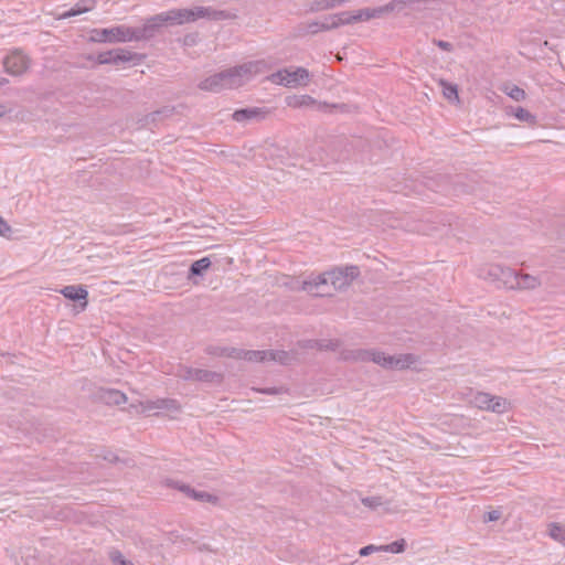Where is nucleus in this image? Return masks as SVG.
Instances as JSON below:
<instances>
[{
    "label": "nucleus",
    "instance_id": "nucleus-4",
    "mask_svg": "<svg viewBox=\"0 0 565 565\" xmlns=\"http://www.w3.org/2000/svg\"><path fill=\"white\" fill-rule=\"evenodd\" d=\"M348 287V278L343 276L342 268H334L319 275L316 279L302 282L301 289L316 297L331 296L335 290Z\"/></svg>",
    "mask_w": 565,
    "mask_h": 565
},
{
    "label": "nucleus",
    "instance_id": "nucleus-17",
    "mask_svg": "<svg viewBox=\"0 0 565 565\" xmlns=\"http://www.w3.org/2000/svg\"><path fill=\"white\" fill-rule=\"evenodd\" d=\"M173 107H163L162 109L147 114L139 120L140 126L151 129L152 127H156L158 122L162 121L164 118L170 117L173 114Z\"/></svg>",
    "mask_w": 565,
    "mask_h": 565
},
{
    "label": "nucleus",
    "instance_id": "nucleus-45",
    "mask_svg": "<svg viewBox=\"0 0 565 565\" xmlns=\"http://www.w3.org/2000/svg\"><path fill=\"white\" fill-rule=\"evenodd\" d=\"M473 190L471 188H468L466 184H463L460 180H457L455 182V192L457 194L459 193H470L472 192Z\"/></svg>",
    "mask_w": 565,
    "mask_h": 565
},
{
    "label": "nucleus",
    "instance_id": "nucleus-54",
    "mask_svg": "<svg viewBox=\"0 0 565 565\" xmlns=\"http://www.w3.org/2000/svg\"><path fill=\"white\" fill-rule=\"evenodd\" d=\"M130 565H134L132 563Z\"/></svg>",
    "mask_w": 565,
    "mask_h": 565
},
{
    "label": "nucleus",
    "instance_id": "nucleus-47",
    "mask_svg": "<svg viewBox=\"0 0 565 565\" xmlns=\"http://www.w3.org/2000/svg\"><path fill=\"white\" fill-rule=\"evenodd\" d=\"M501 518V512L498 511V510H493V511H490L488 512L486 515H484V522H493V521H497Z\"/></svg>",
    "mask_w": 565,
    "mask_h": 565
},
{
    "label": "nucleus",
    "instance_id": "nucleus-37",
    "mask_svg": "<svg viewBox=\"0 0 565 565\" xmlns=\"http://www.w3.org/2000/svg\"><path fill=\"white\" fill-rule=\"evenodd\" d=\"M361 502L364 507L370 508L372 510H375L376 508L381 507L384 503L383 498L380 495L362 498Z\"/></svg>",
    "mask_w": 565,
    "mask_h": 565
},
{
    "label": "nucleus",
    "instance_id": "nucleus-50",
    "mask_svg": "<svg viewBox=\"0 0 565 565\" xmlns=\"http://www.w3.org/2000/svg\"><path fill=\"white\" fill-rule=\"evenodd\" d=\"M116 459H117V457L114 455H110L109 457L108 456L105 457V460H109V461H114Z\"/></svg>",
    "mask_w": 565,
    "mask_h": 565
},
{
    "label": "nucleus",
    "instance_id": "nucleus-46",
    "mask_svg": "<svg viewBox=\"0 0 565 565\" xmlns=\"http://www.w3.org/2000/svg\"><path fill=\"white\" fill-rule=\"evenodd\" d=\"M376 551H382V550L380 548V546L371 544V545H366V546L362 547L360 550L359 554L361 556H369L370 554H372L373 552H376Z\"/></svg>",
    "mask_w": 565,
    "mask_h": 565
},
{
    "label": "nucleus",
    "instance_id": "nucleus-42",
    "mask_svg": "<svg viewBox=\"0 0 565 565\" xmlns=\"http://www.w3.org/2000/svg\"><path fill=\"white\" fill-rule=\"evenodd\" d=\"M308 100H311V98L309 96H301L300 98L292 97V98H288L287 104H288V106L296 107V106L307 104Z\"/></svg>",
    "mask_w": 565,
    "mask_h": 565
},
{
    "label": "nucleus",
    "instance_id": "nucleus-38",
    "mask_svg": "<svg viewBox=\"0 0 565 565\" xmlns=\"http://www.w3.org/2000/svg\"><path fill=\"white\" fill-rule=\"evenodd\" d=\"M343 276L348 278V286L360 275L358 266H347L342 268Z\"/></svg>",
    "mask_w": 565,
    "mask_h": 565
},
{
    "label": "nucleus",
    "instance_id": "nucleus-51",
    "mask_svg": "<svg viewBox=\"0 0 565 565\" xmlns=\"http://www.w3.org/2000/svg\"><path fill=\"white\" fill-rule=\"evenodd\" d=\"M6 114V108L3 105H0V117H2Z\"/></svg>",
    "mask_w": 565,
    "mask_h": 565
},
{
    "label": "nucleus",
    "instance_id": "nucleus-14",
    "mask_svg": "<svg viewBox=\"0 0 565 565\" xmlns=\"http://www.w3.org/2000/svg\"><path fill=\"white\" fill-rule=\"evenodd\" d=\"M268 111L265 108L259 107H250V108H241L235 110L232 114V118L237 122H249V121H258L266 117Z\"/></svg>",
    "mask_w": 565,
    "mask_h": 565
},
{
    "label": "nucleus",
    "instance_id": "nucleus-36",
    "mask_svg": "<svg viewBox=\"0 0 565 565\" xmlns=\"http://www.w3.org/2000/svg\"><path fill=\"white\" fill-rule=\"evenodd\" d=\"M440 84H441V86L444 88L443 89L444 96L447 99H449V100L458 99V88H457V85L447 83L445 81H441Z\"/></svg>",
    "mask_w": 565,
    "mask_h": 565
},
{
    "label": "nucleus",
    "instance_id": "nucleus-9",
    "mask_svg": "<svg viewBox=\"0 0 565 565\" xmlns=\"http://www.w3.org/2000/svg\"><path fill=\"white\" fill-rule=\"evenodd\" d=\"M484 278L494 282L498 288L513 289L516 271L510 267L493 264L487 268Z\"/></svg>",
    "mask_w": 565,
    "mask_h": 565
},
{
    "label": "nucleus",
    "instance_id": "nucleus-7",
    "mask_svg": "<svg viewBox=\"0 0 565 565\" xmlns=\"http://www.w3.org/2000/svg\"><path fill=\"white\" fill-rule=\"evenodd\" d=\"M175 375L184 381L215 383L220 384L223 381V374L214 371L193 369L180 365Z\"/></svg>",
    "mask_w": 565,
    "mask_h": 565
},
{
    "label": "nucleus",
    "instance_id": "nucleus-12",
    "mask_svg": "<svg viewBox=\"0 0 565 565\" xmlns=\"http://www.w3.org/2000/svg\"><path fill=\"white\" fill-rule=\"evenodd\" d=\"M4 68L12 75H21L29 67V58L22 51L15 50L3 61Z\"/></svg>",
    "mask_w": 565,
    "mask_h": 565
},
{
    "label": "nucleus",
    "instance_id": "nucleus-26",
    "mask_svg": "<svg viewBox=\"0 0 565 565\" xmlns=\"http://www.w3.org/2000/svg\"><path fill=\"white\" fill-rule=\"evenodd\" d=\"M211 266V260L209 257H203L199 260H195L190 266V276H202Z\"/></svg>",
    "mask_w": 565,
    "mask_h": 565
},
{
    "label": "nucleus",
    "instance_id": "nucleus-30",
    "mask_svg": "<svg viewBox=\"0 0 565 565\" xmlns=\"http://www.w3.org/2000/svg\"><path fill=\"white\" fill-rule=\"evenodd\" d=\"M383 552H390L394 554L403 553L406 548V541L404 539L397 540L391 544L380 545Z\"/></svg>",
    "mask_w": 565,
    "mask_h": 565
},
{
    "label": "nucleus",
    "instance_id": "nucleus-3",
    "mask_svg": "<svg viewBox=\"0 0 565 565\" xmlns=\"http://www.w3.org/2000/svg\"><path fill=\"white\" fill-rule=\"evenodd\" d=\"M195 21V9H172L167 12L156 14L147 20L140 28L142 40L154 36L160 26L177 25Z\"/></svg>",
    "mask_w": 565,
    "mask_h": 565
},
{
    "label": "nucleus",
    "instance_id": "nucleus-8",
    "mask_svg": "<svg viewBox=\"0 0 565 565\" xmlns=\"http://www.w3.org/2000/svg\"><path fill=\"white\" fill-rule=\"evenodd\" d=\"M271 81L286 87L306 85L309 82V72L303 67L295 70H280L271 75Z\"/></svg>",
    "mask_w": 565,
    "mask_h": 565
},
{
    "label": "nucleus",
    "instance_id": "nucleus-24",
    "mask_svg": "<svg viewBox=\"0 0 565 565\" xmlns=\"http://www.w3.org/2000/svg\"><path fill=\"white\" fill-rule=\"evenodd\" d=\"M241 359L250 362H265L268 361L269 350H243L241 349Z\"/></svg>",
    "mask_w": 565,
    "mask_h": 565
},
{
    "label": "nucleus",
    "instance_id": "nucleus-13",
    "mask_svg": "<svg viewBox=\"0 0 565 565\" xmlns=\"http://www.w3.org/2000/svg\"><path fill=\"white\" fill-rule=\"evenodd\" d=\"M195 9V21L198 19L206 18L213 21L221 20H233L237 18V13L227 10H215L210 7H194Z\"/></svg>",
    "mask_w": 565,
    "mask_h": 565
},
{
    "label": "nucleus",
    "instance_id": "nucleus-20",
    "mask_svg": "<svg viewBox=\"0 0 565 565\" xmlns=\"http://www.w3.org/2000/svg\"><path fill=\"white\" fill-rule=\"evenodd\" d=\"M95 6L94 0H81L73 8L65 11L60 15V19H68L85 12L90 11Z\"/></svg>",
    "mask_w": 565,
    "mask_h": 565
},
{
    "label": "nucleus",
    "instance_id": "nucleus-53",
    "mask_svg": "<svg viewBox=\"0 0 565 565\" xmlns=\"http://www.w3.org/2000/svg\"><path fill=\"white\" fill-rule=\"evenodd\" d=\"M348 1H349V0H337L338 6H341V4H343V3L348 2Z\"/></svg>",
    "mask_w": 565,
    "mask_h": 565
},
{
    "label": "nucleus",
    "instance_id": "nucleus-25",
    "mask_svg": "<svg viewBox=\"0 0 565 565\" xmlns=\"http://www.w3.org/2000/svg\"><path fill=\"white\" fill-rule=\"evenodd\" d=\"M148 409H167V411H179L180 405L175 399L172 398H159L156 402H151L147 406Z\"/></svg>",
    "mask_w": 565,
    "mask_h": 565
},
{
    "label": "nucleus",
    "instance_id": "nucleus-18",
    "mask_svg": "<svg viewBox=\"0 0 565 565\" xmlns=\"http://www.w3.org/2000/svg\"><path fill=\"white\" fill-rule=\"evenodd\" d=\"M420 185H424L435 192L445 191L448 185V177L441 174L425 177L419 184L414 185V190L418 193H422V191L418 189Z\"/></svg>",
    "mask_w": 565,
    "mask_h": 565
},
{
    "label": "nucleus",
    "instance_id": "nucleus-27",
    "mask_svg": "<svg viewBox=\"0 0 565 565\" xmlns=\"http://www.w3.org/2000/svg\"><path fill=\"white\" fill-rule=\"evenodd\" d=\"M503 92L515 102H522L525 99V90L516 85H505Z\"/></svg>",
    "mask_w": 565,
    "mask_h": 565
},
{
    "label": "nucleus",
    "instance_id": "nucleus-43",
    "mask_svg": "<svg viewBox=\"0 0 565 565\" xmlns=\"http://www.w3.org/2000/svg\"><path fill=\"white\" fill-rule=\"evenodd\" d=\"M433 43L435 45H437L439 49H441L443 51H446V52H452L454 51V44L448 42V41L434 39Z\"/></svg>",
    "mask_w": 565,
    "mask_h": 565
},
{
    "label": "nucleus",
    "instance_id": "nucleus-10",
    "mask_svg": "<svg viewBox=\"0 0 565 565\" xmlns=\"http://www.w3.org/2000/svg\"><path fill=\"white\" fill-rule=\"evenodd\" d=\"M476 407L483 411H491L497 414H502L508 411V401L500 396H493L489 393L478 392L472 399Z\"/></svg>",
    "mask_w": 565,
    "mask_h": 565
},
{
    "label": "nucleus",
    "instance_id": "nucleus-31",
    "mask_svg": "<svg viewBox=\"0 0 565 565\" xmlns=\"http://www.w3.org/2000/svg\"><path fill=\"white\" fill-rule=\"evenodd\" d=\"M512 114L520 121H524L527 124H535V121H536L535 115L531 114L529 110H526L523 107H516Z\"/></svg>",
    "mask_w": 565,
    "mask_h": 565
},
{
    "label": "nucleus",
    "instance_id": "nucleus-33",
    "mask_svg": "<svg viewBox=\"0 0 565 565\" xmlns=\"http://www.w3.org/2000/svg\"><path fill=\"white\" fill-rule=\"evenodd\" d=\"M166 484L170 488H174V489H178L179 491H181L182 493H184L188 498L191 497L192 492H193V488L189 484H185L183 482H180V481H177V480H172V479H167L166 480Z\"/></svg>",
    "mask_w": 565,
    "mask_h": 565
},
{
    "label": "nucleus",
    "instance_id": "nucleus-34",
    "mask_svg": "<svg viewBox=\"0 0 565 565\" xmlns=\"http://www.w3.org/2000/svg\"><path fill=\"white\" fill-rule=\"evenodd\" d=\"M166 484L170 488H174V489H178L179 491H181L182 493H184L188 498L191 497L192 492H193V488L189 484H185L183 482H180V481H177V480H172V479H167L166 480Z\"/></svg>",
    "mask_w": 565,
    "mask_h": 565
},
{
    "label": "nucleus",
    "instance_id": "nucleus-21",
    "mask_svg": "<svg viewBox=\"0 0 565 565\" xmlns=\"http://www.w3.org/2000/svg\"><path fill=\"white\" fill-rule=\"evenodd\" d=\"M100 398L109 405H120L127 402L126 395L114 388L103 390L100 392Z\"/></svg>",
    "mask_w": 565,
    "mask_h": 565
},
{
    "label": "nucleus",
    "instance_id": "nucleus-19",
    "mask_svg": "<svg viewBox=\"0 0 565 565\" xmlns=\"http://www.w3.org/2000/svg\"><path fill=\"white\" fill-rule=\"evenodd\" d=\"M303 349H316L319 351H335L340 347L339 340H306L302 345Z\"/></svg>",
    "mask_w": 565,
    "mask_h": 565
},
{
    "label": "nucleus",
    "instance_id": "nucleus-52",
    "mask_svg": "<svg viewBox=\"0 0 565 565\" xmlns=\"http://www.w3.org/2000/svg\"><path fill=\"white\" fill-rule=\"evenodd\" d=\"M7 83H8L7 78L0 77V86L4 85Z\"/></svg>",
    "mask_w": 565,
    "mask_h": 565
},
{
    "label": "nucleus",
    "instance_id": "nucleus-32",
    "mask_svg": "<svg viewBox=\"0 0 565 565\" xmlns=\"http://www.w3.org/2000/svg\"><path fill=\"white\" fill-rule=\"evenodd\" d=\"M334 7H338L337 0H316L315 2H312L310 4L309 10L312 12L323 11V10L332 9Z\"/></svg>",
    "mask_w": 565,
    "mask_h": 565
},
{
    "label": "nucleus",
    "instance_id": "nucleus-28",
    "mask_svg": "<svg viewBox=\"0 0 565 565\" xmlns=\"http://www.w3.org/2000/svg\"><path fill=\"white\" fill-rule=\"evenodd\" d=\"M190 498L199 502H209L212 504H216L218 502V498L216 495L205 491H198L195 489L193 490Z\"/></svg>",
    "mask_w": 565,
    "mask_h": 565
},
{
    "label": "nucleus",
    "instance_id": "nucleus-16",
    "mask_svg": "<svg viewBox=\"0 0 565 565\" xmlns=\"http://www.w3.org/2000/svg\"><path fill=\"white\" fill-rule=\"evenodd\" d=\"M60 292L67 299L72 300V301H82L81 302V308L82 309H85L87 307V298H88V291L87 289L79 285V286H76V285H70V286H65L64 288H62L60 290Z\"/></svg>",
    "mask_w": 565,
    "mask_h": 565
},
{
    "label": "nucleus",
    "instance_id": "nucleus-5",
    "mask_svg": "<svg viewBox=\"0 0 565 565\" xmlns=\"http://www.w3.org/2000/svg\"><path fill=\"white\" fill-rule=\"evenodd\" d=\"M89 34V40L98 43H117L142 40L140 28H130L126 25H118L109 29H93Z\"/></svg>",
    "mask_w": 565,
    "mask_h": 565
},
{
    "label": "nucleus",
    "instance_id": "nucleus-22",
    "mask_svg": "<svg viewBox=\"0 0 565 565\" xmlns=\"http://www.w3.org/2000/svg\"><path fill=\"white\" fill-rule=\"evenodd\" d=\"M413 0H392L391 2L386 3L385 6L374 8L376 18L383 17L385 13L392 12V11H401L404 7L412 3Z\"/></svg>",
    "mask_w": 565,
    "mask_h": 565
},
{
    "label": "nucleus",
    "instance_id": "nucleus-44",
    "mask_svg": "<svg viewBox=\"0 0 565 565\" xmlns=\"http://www.w3.org/2000/svg\"><path fill=\"white\" fill-rule=\"evenodd\" d=\"M11 234V226L0 216V235L3 237H10Z\"/></svg>",
    "mask_w": 565,
    "mask_h": 565
},
{
    "label": "nucleus",
    "instance_id": "nucleus-39",
    "mask_svg": "<svg viewBox=\"0 0 565 565\" xmlns=\"http://www.w3.org/2000/svg\"><path fill=\"white\" fill-rule=\"evenodd\" d=\"M109 557L111 559V562L114 563V565H130L131 562L126 559L124 557V555L117 551V550H114L109 553Z\"/></svg>",
    "mask_w": 565,
    "mask_h": 565
},
{
    "label": "nucleus",
    "instance_id": "nucleus-1",
    "mask_svg": "<svg viewBox=\"0 0 565 565\" xmlns=\"http://www.w3.org/2000/svg\"><path fill=\"white\" fill-rule=\"evenodd\" d=\"M257 63H244L206 77L200 82L199 88L213 93H218L223 89L237 88L249 81L253 74L257 73Z\"/></svg>",
    "mask_w": 565,
    "mask_h": 565
},
{
    "label": "nucleus",
    "instance_id": "nucleus-23",
    "mask_svg": "<svg viewBox=\"0 0 565 565\" xmlns=\"http://www.w3.org/2000/svg\"><path fill=\"white\" fill-rule=\"evenodd\" d=\"M206 353L216 356H228L233 359H241V349L227 347H207Z\"/></svg>",
    "mask_w": 565,
    "mask_h": 565
},
{
    "label": "nucleus",
    "instance_id": "nucleus-41",
    "mask_svg": "<svg viewBox=\"0 0 565 565\" xmlns=\"http://www.w3.org/2000/svg\"><path fill=\"white\" fill-rule=\"evenodd\" d=\"M184 46H193L199 42V33H189L183 36L181 40Z\"/></svg>",
    "mask_w": 565,
    "mask_h": 565
},
{
    "label": "nucleus",
    "instance_id": "nucleus-29",
    "mask_svg": "<svg viewBox=\"0 0 565 565\" xmlns=\"http://www.w3.org/2000/svg\"><path fill=\"white\" fill-rule=\"evenodd\" d=\"M550 536L556 542L561 543L565 546V527L557 523H553L550 525Z\"/></svg>",
    "mask_w": 565,
    "mask_h": 565
},
{
    "label": "nucleus",
    "instance_id": "nucleus-40",
    "mask_svg": "<svg viewBox=\"0 0 565 565\" xmlns=\"http://www.w3.org/2000/svg\"><path fill=\"white\" fill-rule=\"evenodd\" d=\"M337 28V22L334 20L333 14L328 15L323 19L322 22H320V29L322 31H328Z\"/></svg>",
    "mask_w": 565,
    "mask_h": 565
},
{
    "label": "nucleus",
    "instance_id": "nucleus-11",
    "mask_svg": "<svg viewBox=\"0 0 565 565\" xmlns=\"http://www.w3.org/2000/svg\"><path fill=\"white\" fill-rule=\"evenodd\" d=\"M334 20L337 22V28L347 24H353L360 21H369L371 19H376V13L374 8H364L356 11H343L337 14H333Z\"/></svg>",
    "mask_w": 565,
    "mask_h": 565
},
{
    "label": "nucleus",
    "instance_id": "nucleus-6",
    "mask_svg": "<svg viewBox=\"0 0 565 565\" xmlns=\"http://www.w3.org/2000/svg\"><path fill=\"white\" fill-rule=\"evenodd\" d=\"M89 61H96L98 64H114L119 65L121 63L128 62H140L142 60V55L138 53L130 52L126 49H114L107 52L98 53L95 56L89 55Z\"/></svg>",
    "mask_w": 565,
    "mask_h": 565
},
{
    "label": "nucleus",
    "instance_id": "nucleus-48",
    "mask_svg": "<svg viewBox=\"0 0 565 565\" xmlns=\"http://www.w3.org/2000/svg\"><path fill=\"white\" fill-rule=\"evenodd\" d=\"M319 31H322L320 29V22L315 21L308 24V32H310L311 34H316Z\"/></svg>",
    "mask_w": 565,
    "mask_h": 565
},
{
    "label": "nucleus",
    "instance_id": "nucleus-2",
    "mask_svg": "<svg viewBox=\"0 0 565 565\" xmlns=\"http://www.w3.org/2000/svg\"><path fill=\"white\" fill-rule=\"evenodd\" d=\"M343 361L367 362L372 361L387 370H404L415 362L412 354L387 355L377 350L354 349L341 352Z\"/></svg>",
    "mask_w": 565,
    "mask_h": 565
},
{
    "label": "nucleus",
    "instance_id": "nucleus-35",
    "mask_svg": "<svg viewBox=\"0 0 565 565\" xmlns=\"http://www.w3.org/2000/svg\"><path fill=\"white\" fill-rule=\"evenodd\" d=\"M268 361H275V362L286 365L290 361V355L286 351L269 350Z\"/></svg>",
    "mask_w": 565,
    "mask_h": 565
},
{
    "label": "nucleus",
    "instance_id": "nucleus-49",
    "mask_svg": "<svg viewBox=\"0 0 565 565\" xmlns=\"http://www.w3.org/2000/svg\"><path fill=\"white\" fill-rule=\"evenodd\" d=\"M257 391L263 393V394H269V395H275V394H278L280 392V390L277 388V387L260 388V390H257Z\"/></svg>",
    "mask_w": 565,
    "mask_h": 565
},
{
    "label": "nucleus",
    "instance_id": "nucleus-15",
    "mask_svg": "<svg viewBox=\"0 0 565 565\" xmlns=\"http://www.w3.org/2000/svg\"><path fill=\"white\" fill-rule=\"evenodd\" d=\"M546 276V274H543L541 276H532L530 274L516 273V281H514L513 289L533 290L542 285L543 279Z\"/></svg>",
    "mask_w": 565,
    "mask_h": 565
}]
</instances>
